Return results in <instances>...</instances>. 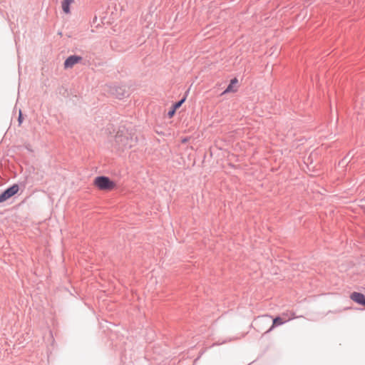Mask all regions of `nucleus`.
<instances>
[{"instance_id":"1","label":"nucleus","mask_w":365,"mask_h":365,"mask_svg":"<svg viewBox=\"0 0 365 365\" xmlns=\"http://www.w3.org/2000/svg\"><path fill=\"white\" fill-rule=\"evenodd\" d=\"M94 185L102 190H111L115 187L114 182L104 176L96 178L94 180Z\"/></svg>"},{"instance_id":"2","label":"nucleus","mask_w":365,"mask_h":365,"mask_svg":"<svg viewBox=\"0 0 365 365\" xmlns=\"http://www.w3.org/2000/svg\"><path fill=\"white\" fill-rule=\"evenodd\" d=\"M18 191H19V186L16 185H14L11 186V187L6 189L4 192H3L1 194H0V202H3L7 200L11 197L14 195Z\"/></svg>"},{"instance_id":"3","label":"nucleus","mask_w":365,"mask_h":365,"mask_svg":"<svg viewBox=\"0 0 365 365\" xmlns=\"http://www.w3.org/2000/svg\"><path fill=\"white\" fill-rule=\"evenodd\" d=\"M116 141L118 143L122 144L125 148H131L136 142V140L135 138H133V136L128 138L127 136L117 135Z\"/></svg>"},{"instance_id":"4","label":"nucleus","mask_w":365,"mask_h":365,"mask_svg":"<svg viewBox=\"0 0 365 365\" xmlns=\"http://www.w3.org/2000/svg\"><path fill=\"white\" fill-rule=\"evenodd\" d=\"M81 60V58L76 56H71L68 57L64 62L65 68L73 67L75 64L78 63Z\"/></svg>"},{"instance_id":"5","label":"nucleus","mask_w":365,"mask_h":365,"mask_svg":"<svg viewBox=\"0 0 365 365\" xmlns=\"http://www.w3.org/2000/svg\"><path fill=\"white\" fill-rule=\"evenodd\" d=\"M350 298L354 302L365 306V297L361 293L354 292L351 294Z\"/></svg>"},{"instance_id":"6","label":"nucleus","mask_w":365,"mask_h":365,"mask_svg":"<svg viewBox=\"0 0 365 365\" xmlns=\"http://www.w3.org/2000/svg\"><path fill=\"white\" fill-rule=\"evenodd\" d=\"M113 94L115 95L118 98H121L124 97L127 94L125 87V86H117V87L114 88Z\"/></svg>"},{"instance_id":"7","label":"nucleus","mask_w":365,"mask_h":365,"mask_svg":"<svg viewBox=\"0 0 365 365\" xmlns=\"http://www.w3.org/2000/svg\"><path fill=\"white\" fill-rule=\"evenodd\" d=\"M74 0H63L62 1V9L66 14L70 12L69 6L73 4Z\"/></svg>"},{"instance_id":"8","label":"nucleus","mask_w":365,"mask_h":365,"mask_svg":"<svg viewBox=\"0 0 365 365\" xmlns=\"http://www.w3.org/2000/svg\"><path fill=\"white\" fill-rule=\"evenodd\" d=\"M237 83V78H233L232 80H231L230 85L225 90V91L223 92V94L230 93V92H235L237 91V89L234 88L233 85L236 84Z\"/></svg>"},{"instance_id":"9","label":"nucleus","mask_w":365,"mask_h":365,"mask_svg":"<svg viewBox=\"0 0 365 365\" xmlns=\"http://www.w3.org/2000/svg\"><path fill=\"white\" fill-rule=\"evenodd\" d=\"M282 324H284V321L282 319V318L276 317L275 319H274L273 324H272V327L269 329V330H271L274 326L281 325Z\"/></svg>"},{"instance_id":"10","label":"nucleus","mask_w":365,"mask_h":365,"mask_svg":"<svg viewBox=\"0 0 365 365\" xmlns=\"http://www.w3.org/2000/svg\"><path fill=\"white\" fill-rule=\"evenodd\" d=\"M185 98H183L181 101H180L179 102L175 103L173 106L175 108V109L177 110L182 106V104L185 102Z\"/></svg>"},{"instance_id":"11","label":"nucleus","mask_w":365,"mask_h":365,"mask_svg":"<svg viewBox=\"0 0 365 365\" xmlns=\"http://www.w3.org/2000/svg\"><path fill=\"white\" fill-rule=\"evenodd\" d=\"M176 109L173 106L172 109L168 112V115L169 118H172L175 113Z\"/></svg>"},{"instance_id":"12","label":"nucleus","mask_w":365,"mask_h":365,"mask_svg":"<svg viewBox=\"0 0 365 365\" xmlns=\"http://www.w3.org/2000/svg\"><path fill=\"white\" fill-rule=\"evenodd\" d=\"M19 123H20V124H21V122H22V114H21V111L19 112Z\"/></svg>"}]
</instances>
